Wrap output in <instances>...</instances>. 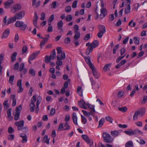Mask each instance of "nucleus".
I'll return each mask as SVG.
<instances>
[{
  "mask_svg": "<svg viewBox=\"0 0 147 147\" xmlns=\"http://www.w3.org/2000/svg\"><path fill=\"white\" fill-rule=\"evenodd\" d=\"M111 65V64H106L103 68V70L105 71H107V69L109 66Z\"/></svg>",
  "mask_w": 147,
  "mask_h": 147,
  "instance_id": "nucleus-48",
  "label": "nucleus"
},
{
  "mask_svg": "<svg viewBox=\"0 0 147 147\" xmlns=\"http://www.w3.org/2000/svg\"><path fill=\"white\" fill-rule=\"evenodd\" d=\"M24 121L23 120H21L15 122V125L16 126H17L18 127H22L24 126Z\"/></svg>",
  "mask_w": 147,
  "mask_h": 147,
  "instance_id": "nucleus-20",
  "label": "nucleus"
},
{
  "mask_svg": "<svg viewBox=\"0 0 147 147\" xmlns=\"http://www.w3.org/2000/svg\"><path fill=\"white\" fill-rule=\"evenodd\" d=\"M17 55V53L16 52H14L11 55V62H13L16 60V57Z\"/></svg>",
  "mask_w": 147,
  "mask_h": 147,
  "instance_id": "nucleus-25",
  "label": "nucleus"
},
{
  "mask_svg": "<svg viewBox=\"0 0 147 147\" xmlns=\"http://www.w3.org/2000/svg\"><path fill=\"white\" fill-rule=\"evenodd\" d=\"M16 20V18L14 16L13 17H11L8 19L7 25H8L9 24L11 23L15 22Z\"/></svg>",
  "mask_w": 147,
  "mask_h": 147,
  "instance_id": "nucleus-23",
  "label": "nucleus"
},
{
  "mask_svg": "<svg viewBox=\"0 0 147 147\" xmlns=\"http://www.w3.org/2000/svg\"><path fill=\"white\" fill-rule=\"evenodd\" d=\"M36 96L35 95H34L31 99V102L29 105L30 109L31 112H33L35 110V105L34 103L36 101Z\"/></svg>",
  "mask_w": 147,
  "mask_h": 147,
  "instance_id": "nucleus-2",
  "label": "nucleus"
},
{
  "mask_svg": "<svg viewBox=\"0 0 147 147\" xmlns=\"http://www.w3.org/2000/svg\"><path fill=\"white\" fill-rule=\"evenodd\" d=\"M20 114L15 113L14 116V119L16 121L18 120L20 117Z\"/></svg>",
  "mask_w": 147,
  "mask_h": 147,
  "instance_id": "nucleus-58",
  "label": "nucleus"
},
{
  "mask_svg": "<svg viewBox=\"0 0 147 147\" xmlns=\"http://www.w3.org/2000/svg\"><path fill=\"white\" fill-rule=\"evenodd\" d=\"M140 113V112L139 111H136L133 116V119L134 120H136L138 119V116Z\"/></svg>",
  "mask_w": 147,
  "mask_h": 147,
  "instance_id": "nucleus-32",
  "label": "nucleus"
},
{
  "mask_svg": "<svg viewBox=\"0 0 147 147\" xmlns=\"http://www.w3.org/2000/svg\"><path fill=\"white\" fill-rule=\"evenodd\" d=\"M85 102L83 100H80L78 102V105L81 108L83 107V106L85 105Z\"/></svg>",
  "mask_w": 147,
  "mask_h": 147,
  "instance_id": "nucleus-42",
  "label": "nucleus"
},
{
  "mask_svg": "<svg viewBox=\"0 0 147 147\" xmlns=\"http://www.w3.org/2000/svg\"><path fill=\"white\" fill-rule=\"evenodd\" d=\"M126 62L125 60H123L121 61V62L116 66V68L118 69L120 67L123 65Z\"/></svg>",
  "mask_w": 147,
  "mask_h": 147,
  "instance_id": "nucleus-26",
  "label": "nucleus"
},
{
  "mask_svg": "<svg viewBox=\"0 0 147 147\" xmlns=\"http://www.w3.org/2000/svg\"><path fill=\"white\" fill-rule=\"evenodd\" d=\"M13 2V0H8L5 2V7L6 8H8L10 7L11 3Z\"/></svg>",
  "mask_w": 147,
  "mask_h": 147,
  "instance_id": "nucleus-18",
  "label": "nucleus"
},
{
  "mask_svg": "<svg viewBox=\"0 0 147 147\" xmlns=\"http://www.w3.org/2000/svg\"><path fill=\"white\" fill-rule=\"evenodd\" d=\"M65 11L67 12H69L71 11V7L70 6L67 7L65 8Z\"/></svg>",
  "mask_w": 147,
  "mask_h": 147,
  "instance_id": "nucleus-64",
  "label": "nucleus"
},
{
  "mask_svg": "<svg viewBox=\"0 0 147 147\" xmlns=\"http://www.w3.org/2000/svg\"><path fill=\"white\" fill-rule=\"evenodd\" d=\"M15 25L16 27L20 28V29L23 30H25L27 26V25L24 24L23 22L20 21L16 22Z\"/></svg>",
  "mask_w": 147,
  "mask_h": 147,
  "instance_id": "nucleus-3",
  "label": "nucleus"
},
{
  "mask_svg": "<svg viewBox=\"0 0 147 147\" xmlns=\"http://www.w3.org/2000/svg\"><path fill=\"white\" fill-rule=\"evenodd\" d=\"M124 132L127 135L130 136L134 135L133 130L131 129H130V131H125Z\"/></svg>",
  "mask_w": 147,
  "mask_h": 147,
  "instance_id": "nucleus-35",
  "label": "nucleus"
},
{
  "mask_svg": "<svg viewBox=\"0 0 147 147\" xmlns=\"http://www.w3.org/2000/svg\"><path fill=\"white\" fill-rule=\"evenodd\" d=\"M25 15V12L24 11H20L16 14L14 16L18 20H20Z\"/></svg>",
  "mask_w": 147,
  "mask_h": 147,
  "instance_id": "nucleus-8",
  "label": "nucleus"
},
{
  "mask_svg": "<svg viewBox=\"0 0 147 147\" xmlns=\"http://www.w3.org/2000/svg\"><path fill=\"white\" fill-rule=\"evenodd\" d=\"M40 51L34 52L28 58V62L30 63H31V61L35 59L37 55L39 54Z\"/></svg>",
  "mask_w": 147,
  "mask_h": 147,
  "instance_id": "nucleus-5",
  "label": "nucleus"
},
{
  "mask_svg": "<svg viewBox=\"0 0 147 147\" xmlns=\"http://www.w3.org/2000/svg\"><path fill=\"white\" fill-rule=\"evenodd\" d=\"M10 33V30L9 28H7L4 32L2 36V38H6L9 35Z\"/></svg>",
  "mask_w": 147,
  "mask_h": 147,
  "instance_id": "nucleus-13",
  "label": "nucleus"
},
{
  "mask_svg": "<svg viewBox=\"0 0 147 147\" xmlns=\"http://www.w3.org/2000/svg\"><path fill=\"white\" fill-rule=\"evenodd\" d=\"M49 139L48 138V136L47 135L45 136L43 138V141L44 142L46 143L47 144L49 143Z\"/></svg>",
  "mask_w": 147,
  "mask_h": 147,
  "instance_id": "nucleus-33",
  "label": "nucleus"
},
{
  "mask_svg": "<svg viewBox=\"0 0 147 147\" xmlns=\"http://www.w3.org/2000/svg\"><path fill=\"white\" fill-rule=\"evenodd\" d=\"M54 18V15L52 14L50 17H49V18L48 20V22H51L53 21Z\"/></svg>",
  "mask_w": 147,
  "mask_h": 147,
  "instance_id": "nucleus-61",
  "label": "nucleus"
},
{
  "mask_svg": "<svg viewBox=\"0 0 147 147\" xmlns=\"http://www.w3.org/2000/svg\"><path fill=\"white\" fill-rule=\"evenodd\" d=\"M133 132L134 135L136 134H143L141 131L138 129H134V130H133Z\"/></svg>",
  "mask_w": 147,
  "mask_h": 147,
  "instance_id": "nucleus-34",
  "label": "nucleus"
},
{
  "mask_svg": "<svg viewBox=\"0 0 147 147\" xmlns=\"http://www.w3.org/2000/svg\"><path fill=\"white\" fill-rule=\"evenodd\" d=\"M22 110V105H20L18 107H17L15 109L16 113L20 114V112Z\"/></svg>",
  "mask_w": 147,
  "mask_h": 147,
  "instance_id": "nucleus-28",
  "label": "nucleus"
},
{
  "mask_svg": "<svg viewBox=\"0 0 147 147\" xmlns=\"http://www.w3.org/2000/svg\"><path fill=\"white\" fill-rule=\"evenodd\" d=\"M82 118V123L85 124L87 122V119L86 118L82 115H81Z\"/></svg>",
  "mask_w": 147,
  "mask_h": 147,
  "instance_id": "nucleus-47",
  "label": "nucleus"
},
{
  "mask_svg": "<svg viewBox=\"0 0 147 147\" xmlns=\"http://www.w3.org/2000/svg\"><path fill=\"white\" fill-rule=\"evenodd\" d=\"M105 122V119L104 118H102L99 121V125L98 127H101L103 124Z\"/></svg>",
  "mask_w": 147,
  "mask_h": 147,
  "instance_id": "nucleus-36",
  "label": "nucleus"
},
{
  "mask_svg": "<svg viewBox=\"0 0 147 147\" xmlns=\"http://www.w3.org/2000/svg\"><path fill=\"white\" fill-rule=\"evenodd\" d=\"M105 32H102L101 31H99L97 34L99 38H100L102 37L103 35V34Z\"/></svg>",
  "mask_w": 147,
  "mask_h": 147,
  "instance_id": "nucleus-55",
  "label": "nucleus"
},
{
  "mask_svg": "<svg viewBox=\"0 0 147 147\" xmlns=\"http://www.w3.org/2000/svg\"><path fill=\"white\" fill-rule=\"evenodd\" d=\"M72 118L74 123L76 125H78L77 117L76 113H73Z\"/></svg>",
  "mask_w": 147,
  "mask_h": 147,
  "instance_id": "nucleus-17",
  "label": "nucleus"
},
{
  "mask_svg": "<svg viewBox=\"0 0 147 147\" xmlns=\"http://www.w3.org/2000/svg\"><path fill=\"white\" fill-rule=\"evenodd\" d=\"M133 39L135 43L137 45H139V38L138 37H134Z\"/></svg>",
  "mask_w": 147,
  "mask_h": 147,
  "instance_id": "nucleus-43",
  "label": "nucleus"
},
{
  "mask_svg": "<svg viewBox=\"0 0 147 147\" xmlns=\"http://www.w3.org/2000/svg\"><path fill=\"white\" fill-rule=\"evenodd\" d=\"M63 127L65 128L64 130H69L70 129V126L68 124V123L67 122L65 123Z\"/></svg>",
  "mask_w": 147,
  "mask_h": 147,
  "instance_id": "nucleus-46",
  "label": "nucleus"
},
{
  "mask_svg": "<svg viewBox=\"0 0 147 147\" xmlns=\"http://www.w3.org/2000/svg\"><path fill=\"white\" fill-rule=\"evenodd\" d=\"M99 31H102L104 32H106V28L103 25H100L99 26Z\"/></svg>",
  "mask_w": 147,
  "mask_h": 147,
  "instance_id": "nucleus-39",
  "label": "nucleus"
},
{
  "mask_svg": "<svg viewBox=\"0 0 147 147\" xmlns=\"http://www.w3.org/2000/svg\"><path fill=\"white\" fill-rule=\"evenodd\" d=\"M65 55L64 52L61 53V57H60L59 55L57 56V60H61L64 59L65 58Z\"/></svg>",
  "mask_w": 147,
  "mask_h": 147,
  "instance_id": "nucleus-16",
  "label": "nucleus"
},
{
  "mask_svg": "<svg viewBox=\"0 0 147 147\" xmlns=\"http://www.w3.org/2000/svg\"><path fill=\"white\" fill-rule=\"evenodd\" d=\"M82 138L88 143L89 144L90 146L91 147L93 145V141L91 138H90L88 136L86 135L83 134L82 135Z\"/></svg>",
  "mask_w": 147,
  "mask_h": 147,
  "instance_id": "nucleus-4",
  "label": "nucleus"
},
{
  "mask_svg": "<svg viewBox=\"0 0 147 147\" xmlns=\"http://www.w3.org/2000/svg\"><path fill=\"white\" fill-rule=\"evenodd\" d=\"M98 41L97 40H95L92 42L90 46L93 49L97 47L98 45Z\"/></svg>",
  "mask_w": 147,
  "mask_h": 147,
  "instance_id": "nucleus-21",
  "label": "nucleus"
},
{
  "mask_svg": "<svg viewBox=\"0 0 147 147\" xmlns=\"http://www.w3.org/2000/svg\"><path fill=\"white\" fill-rule=\"evenodd\" d=\"M14 139V135L13 134H9L8 136V139L11 140H13Z\"/></svg>",
  "mask_w": 147,
  "mask_h": 147,
  "instance_id": "nucleus-63",
  "label": "nucleus"
},
{
  "mask_svg": "<svg viewBox=\"0 0 147 147\" xmlns=\"http://www.w3.org/2000/svg\"><path fill=\"white\" fill-rule=\"evenodd\" d=\"M21 9V5L19 4H17L13 5L11 8V11L13 13L18 11Z\"/></svg>",
  "mask_w": 147,
  "mask_h": 147,
  "instance_id": "nucleus-7",
  "label": "nucleus"
},
{
  "mask_svg": "<svg viewBox=\"0 0 147 147\" xmlns=\"http://www.w3.org/2000/svg\"><path fill=\"white\" fill-rule=\"evenodd\" d=\"M17 86L19 87L18 89L20 92H22L23 91V89L22 86V80H19L17 82Z\"/></svg>",
  "mask_w": 147,
  "mask_h": 147,
  "instance_id": "nucleus-19",
  "label": "nucleus"
},
{
  "mask_svg": "<svg viewBox=\"0 0 147 147\" xmlns=\"http://www.w3.org/2000/svg\"><path fill=\"white\" fill-rule=\"evenodd\" d=\"M28 51V48L26 46H25L23 47L22 49V54H24Z\"/></svg>",
  "mask_w": 147,
  "mask_h": 147,
  "instance_id": "nucleus-41",
  "label": "nucleus"
},
{
  "mask_svg": "<svg viewBox=\"0 0 147 147\" xmlns=\"http://www.w3.org/2000/svg\"><path fill=\"white\" fill-rule=\"evenodd\" d=\"M93 49L90 46H89L86 50V54L87 55H89L92 51Z\"/></svg>",
  "mask_w": 147,
  "mask_h": 147,
  "instance_id": "nucleus-30",
  "label": "nucleus"
},
{
  "mask_svg": "<svg viewBox=\"0 0 147 147\" xmlns=\"http://www.w3.org/2000/svg\"><path fill=\"white\" fill-rule=\"evenodd\" d=\"M24 69V63H22L20 65L19 70L22 71V70Z\"/></svg>",
  "mask_w": 147,
  "mask_h": 147,
  "instance_id": "nucleus-59",
  "label": "nucleus"
},
{
  "mask_svg": "<svg viewBox=\"0 0 147 147\" xmlns=\"http://www.w3.org/2000/svg\"><path fill=\"white\" fill-rule=\"evenodd\" d=\"M131 2V0H126L125 1V5H127V7L125 9V13L126 14L129 13L130 11V4Z\"/></svg>",
  "mask_w": 147,
  "mask_h": 147,
  "instance_id": "nucleus-6",
  "label": "nucleus"
},
{
  "mask_svg": "<svg viewBox=\"0 0 147 147\" xmlns=\"http://www.w3.org/2000/svg\"><path fill=\"white\" fill-rule=\"evenodd\" d=\"M72 17L71 15H68L67 16L65 20L67 22H69L72 19Z\"/></svg>",
  "mask_w": 147,
  "mask_h": 147,
  "instance_id": "nucleus-45",
  "label": "nucleus"
},
{
  "mask_svg": "<svg viewBox=\"0 0 147 147\" xmlns=\"http://www.w3.org/2000/svg\"><path fill=\"white\" fill-rule=\"evenodd\" d=\"M19 136L22 139L21 142L22 143H25L27 141V137L26 134L24 133H21L19 135Z\"/></svg>",
  "mask_w": 147,
  "mask_h": 147,
  "instance_id": "nucleus-11",
  "label": "nucleus"
},
{
  "mask_svg": "<svg viewBox=\"0 0 147 147\" xmlns=\"http://www.w3.org/2000/svg\"><path fill=\"white\" fill-rule=\"evenodd\" d=\"M36 0H32V6L34 8L38 7L40 5V1L36 2Z\"/></svg>",
  "mask_w": 147,
  "mask_h": 147,
  "instance_id": "nucleus-14",
  "label": "nucleus"
},
{
  "mask_svg": "<svg viewBox=\"0 0 147 147\" xmlns=\"http://www.w3.org/2000/svg\"><path fill=\"white\" fill-rule=\"evenodd\" d=\"M90 68L92 71V73L93 76L96 79H98L99 76V74L98 72L96 69L95 68L94 66V67H92Z\"/></svg>",
  "mask_w": 147,
  "mask_h": 147,
  "instance_id": "nucleus-10",
  "label": "nucleus"
},
{
  "mask_svg": "<svg viewBox=\"0 0 147 147\" xmlns=\"http://www.w3.org/2000/svg\"><path fill=\"white\" fill-rule=\"evenodd\" d=\"M52 60L51 58L48 55H46L45 57V61L47 63H49L50 62V61Z\"/></svg>",
  "mask_w": 147,
  "mask_h": 147,
  "instance_id": "nucleus-40",
  "label": "nucleus"
},
{
  "mask_svg": "<svg viewBox=\"0 0 147 147\" xmlns=\"http://www.w3.org/2000/svg\"><path fill=\"white\" fill-rule=\"evenodd\" d=\"M8 131L9 133L12 134L14 130L11 127H10L8 128Z\"/></svg>",
  "mask_w": 147,
  "mask_h": 147,
  "instance_id": "nucleus-62",
  "label": "nucleus"
},
{
  "mask_svg": "<svg viewBox=\"0 0 147 147\" xmlns=\"http://www.w3.org/2000/svg\"><path fill=\"white\" fill-rule=\"evenodd\" d=\"M101 14L100 15V19H102L107 14V11L106 9L104 8L100 9Z\"/></svg>",
  "mask_w": 147,
  "mask_h": 147,
  "instance_id": "nucleus-9",
  "label": "nucleus"
},
{
  "mask_svg": "<svg viewBox=\"0 0 147 147\" xmlns=\"http://www.w3.org/2000/svg\"><path fill=\"white\" fill-rule=\"evenodd\" d=\"M29 73L32 76H34L35 75V71L33 69H30L29 71Z\"/></svg>",
  "mask_w": 147,
  "mask_h": 147,
  "instance_id": "nucleus-50",
  "label": "nucleus"
},
{
  "mask_svg": "<svg viewBox=\"0 0 147 147\" xmlns=\"http://www.w3.org/2000/svg\"><path fill=\"white\" fill-rule=\"evenodd\" d=\"M105 119L107 121H109L111 123H112L113 119L111 117L109 116H106Z\"/></svg>",
  "mask_w": 147,
  "mask_h": 147,
  "instance_id": "nucleus-49",
  "label": "nucleus"
},
{
  "mask_svg": "<svg viewBox=\"0 0 147 147\" xmlns=\"http://www.w3.org/2000/svg\"><path fill=\"white\" fill-rule=\"evenodd\" d=\"M86 105L91 110L94 111V112H95V106L94 105H91L89 103H87Z\"/></svg>",
  "mask_w": 147,
  "mask_h": 147,
  "instance_id": "nucleus-37",
  "label": "nucleus"
},
{
  "mask_svg": "<svg viewBox=\"0 0 147 147\" xmlns=\"http://www.w3.org/2000/svg\"><path fill=\"white\" fill-rule=\"evenodd\" d=\"M147 100V96H145L143 97L142 100L141 101V103L142 104H145Z\"/></svg>",
  "mask_w": 147,
  "mask_h": 147,
  "instance_id": "nucleus-54",
  "label": "nucleus"
},
{
  "mask_svg": "<svg viewBox=\"0 0 147 147\" xmlns=\"http://www.w3.org/2000/svg\"><path fill=\"white\" fill-rule=\"evenodd\" d=\"M119 45L118 44L115 46L113 50V54H115L116 53V50L118 49Z\"/></svg>",
  "mask_w": 147,
  "mask_h": 147,
  "instance_id": "nucleus-52",
  "label": "nucleus"
},
{
  "mask_svg": "<svg viewBox=\"0 0 147 147\" xmlns=\"http://www.w3.org/2000/svg\"><path fill=\"white\" fill-rule=\"evenodd\" d=\"M96 112L95 111V112H94V111L91 110V111L90 112H88V116H90V115H91L93 117H94L95 115H94V114Z\"/></svg>",
  "mask_w": 147,
  "mask_h": 147,
  "instance_id": "nucleus-53",
  "label": "nucleus"
},
{
  "mask_svg": "<svg viewBox=\"0 0 147 147\" xmlns=\"http://www.w3.org/2000/svg\"><path fill=\"white\" fill-rule=\"evenodd\" d=\"M125 147H133L134 144L132 141H129L125 144Z\"/></svg>",
  "mask_w": 147,
  "mask_h": 147,
  "instance_id": "nucleus-27",
  "label": "nucleus"
},
{
  "mask_svg": "<svg viewBox=\"0 0 147 147\" xmlns=\"http://www.w3.org/2000/svg\"><path fill=\"white\" fill-rule=\"evenodd\" d=\"M63 24V23L62 20H61L58 22L57 24V27L58 30L62 29Z\"/></svg>",
  "mask_w": 147,
  "mask_h": 147,
  "instance_id": "nucleus-31",
  "label": "nucleus"
},
{
  "mask_svg": "<svg viewBox=\"0 0 147 147\" xmlns=\"http://www.w3.org/2000/svg\"><path fill=\"white\" fill-rule=\"evenodd\" d=\"M118 109L122 112H125L127 111V109L126 107H119L118 108Z\"/></svg>",
  "mask_w": 147,
  "mask_h": 147,
  "instance_id": "nucleus-38",
  "label": "nucleus"
},
{
  "mask_svg": "<svg viewBox=\"0 0 147 147\" xmlns=\"http://www.w3.org/2000/svg\"><path fill=\"white\" fill-rule=\"evenodd\" d=\"M84 59L86 63L89 65L90 68L94 67V65L91 61L90 57H85Z\"/></svg>",
  "mask_w": 147,
  "mask_h": 147,
  "instance_id": "nucleus-12",
  "label": "nucleus"
},
{
  "mask_svg": "<svg viewBox=\"0 0 147 147\" xmlns=\"http://www.w3.org/2000/svg\"><path fill=\"white\" fill-rule=\"evenodd\" d=\"M56 57V55L55 50L54 49L51 53L50 57L51 58V59L53 60Z\"/></svg>",
  "mask_w": 147,
  "mask_h": 147,
  "instance_id": "nucleus-24",
  "label": "nucleus"
},
{
  "mask_svg": "<svg viewBox=\"0 0 147 147\" xmlns=\"http://www.w3.org/2000/svg\"><path fill=\"white\" fill-rule=\"evenodd\" d=\"M102 137L104 141L105 142L111 143L112 142V140L110 135L107 132H104L102 134Z\"/></svg>",
  "mask_w": 147,
  "mask_h": 147,
  "instance_id": "nucleus-1",
  "label": "nucleus"
},
{
  "mask_svg": "<svg viewBox=\"0 0 147 147\" xmlns=\"http://www.w3.org/2000/svg\"><path fill=\"white\" fill-rule=\"evenodd\" d=\"M124 94V92H117V95L118 98H121L123 97Z\"/></svg>",
  "mask_w": 147,
  "mask_h": 147,
  "instance_id": "nucleus-56",
  "label": "nucleus"
},
{
  "mask_svg": "<svg viewBox=\"0 0 147 147\" xmlns=\"http://www.w3.org/2000/svg\"><path fill=\"white\" fill-rule=\"evenodd\" d=\"M14 79V76L13 75L10 76L9 79V82L11 84H13V82Z\"/></svg>",
  "mask_w": 147,
  "mask_h": 147,
  "instance_id": "nucleus-44",
  "label": "nucleus"
},
{
  "mask_svg": "<svg viewBox=\"0 0 147 147\" xmlns=\"http://www.w3.org/2000/svg\"><path fill=\"white\" fill-rule=\"evenodd\" d=\"M120 132V130L117 131H111V135L115 137L118 136Z\"/></svg>",
  "mask_w": 147,
  "mask_h": 147,
  "instance_id": "nucleus-22",
  "label": "nucleus"
},
{
  "mask_svg": "<svg viewBox=\"0 0 147 147\" xmlns=\"http://www.w3.org/2000/svg\"><path fill=\"white\" fill-rule=\"evenodd\" d=\"M19 67V63L18 62L15 63L13 66V69L14 70H17L18 69Z\"/></svg>",
  "mask_w": 147,
  "mask_h": 147,
  "instance_id": "nucleus-60",
  "label": "nucleus"
},
{
  "mask_svg": "<svg viewBox=\"0 0 147 147\" xmlns=\"http://www.w3.org/2000/svg\"><path fill=\"white\" fill-rule=\"evenodd\" d=\"M56 50L57 51V53L58 54H59L62 52V48L61 47H57L56 48Z\"/></svg>",
  "mask_w": 147,
  "mask_h": 147,
  "instance_id": "nucleus-57",
  "label": "nucleus"
},
{
  "mask_svg": "<svg viewBox=\"0 0 147 147\" xmlns=\"http://www.w3.org/2000/svg\"><path fill=\"white\" fill-rule=\"evenodd\" d=\"M3 54L2 53L0 55V76L1 75L2 73V70L3 67L1 65L3 59Z\"/></svg>",
  "mask_w": 147,
  "mask_h": 147,
  "instance_id": "nucleus-15",
  "label": "nucleus"
},
{
  "mask_svg": "<svg viewBox=\"0 0 147 147\" xmlns=\"http://www.w3.org/2000/svg\"><path fill=\"white\" fill-rule=\"evenodd\" d=\"M39 101H38V102H36V110L35 111V113H38L39 111Z\"/></svg>",
  "mask_w": 147,
  "mask_h": 147,
  "instance_id": "nucleus-51",
  "label": "nucleus"
},
{
  "mask_svg": "<svg viewBox=\"0 0 147 147\" xmlns=\"http://www.w3.org/2000/svg\"><path fill=\"white\" fill-rule=\"evenodd\" d=\"M75 33L74 36V39L75 40H77L78 39L80 36V33L78 31H75Z\"/></svg>",
  "mask_w": 147,
  "mask_h": 147,
  "instance_id": "nucleus-29",
  "label": "nucleus"
}]
</instances>
